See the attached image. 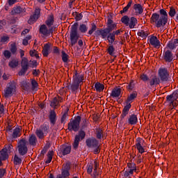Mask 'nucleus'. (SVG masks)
Instances as JSON below:
<instances>
[{"label":"nucleus","instance_id":"f257e3e1","mask_svg":"<svg viewBox=\"0 0 178 178\" xmlns=\"http://www.w3.org/2000/svg\"><path fill=\"white\" fill-rule=\"evenodd\" d=\"M81 122V116L78 115L74 120L71 119L67 124V129L69 131H74L78 134L75 135L72 147L74 149H77L80 144V141H83L86 138V131L80 129V122Z\"/></svg>","mask_w":178,"mask_h":178},{"label":"nucleus","instance_id":"f03ea898","mask_svg":"<svg viewBox=\"0 0 178 178\" xmlns=\"http://www.w3.org/2000/svg\"><path fill=\"white\" fill-rule=\"evenodd\" d=\"M159 13L160 15L154 13L150 17V23H155V26L157 29L165 27L166 23H168V12H166V10L161 9Z\"/></svg>","mask_w":178,"mask_h":178},{"label":"nucleus","instance_id":"7ed1b4c3","mask_svg":"<svg viewBox=\"0 0 178 178\" xmlns=\"http://www.w3.org/2000/svg\"><path fill=\"white\" fill-rule=\"evenodd\" d=\"M83 78L84 76H83V74H79V73L76 72L73 76L72 83H69L67 86V88H68V90H71L72 92L74 94H76L77 90L80 88V84L83 83Z\"/></svg>","mask_w":178,"mask_h":178},{"label":"nucleus","instance_id":"20e7f679","mask_svg":"<svg viewBox=\"0 0 178 178\" xmlns=\"http://www.w3.org/2000/svg\"><path fill=\"white\" fill-rule=\"evenodd\" d=\"M137 92L131 93L125 101V106L122 110V113L120 115L121 122H123V119L124 117L129 115V112H130V109H131V102L137 98Z\"/></svg>","mask_w":178,"mask_h":178},{"label":"nucleus","instance_id":"39448f33","mask_svg":"<svg viewBox=\"0 0 178 178\" xmlns=\"http://www.w3.org/2000/svg\"><path fill=\"white\" fill-rule=\"evenodd\" d=\"M140 79L146 83L148 88H152V87H156V86L161 83V80L156 76H152L149 78L146 74L140 75Z\"/></svg>","mask_w":178,"mask_h":178},{"label":"nucleus","instance_id":"423d86ee","mask_svg":"<svg viewBox=\"0 0 178 178\" xmlns=\"http://www.w3.org/2000/svg\"><path fill=\"white\" fill-rule=\"evenodd\" d=\"M79 22H75L71 26L70 34V44L71 47H74L79 41V35L78 32Z\"/></svg>","mask_w":178,"mask_h":178},{"label":"nucleus","instance_id":"0eeeda50","mask_svg":"<svg viewBox=\"0 0 178 178\" xmlns=\"http://www.w3.org/2000/svg\"><path fill=\"white\" fill-rule=\"evenodd\" d=\"M20 56L22 58L21 61V70L18 72L19 76H26V73H27V70H29L30 67V65L29 64V59L26 57H23L24 56V50H19Z\"/></svg>","mask_w":178,"mask_h":178},{"label":"nucleus","instance_id":"6e6552de","mask_svg":"<svg viewBox=\"0 0 178 178\" xmlns=\"http://www.w3.org/2000/svg\"><path fill=\"white\" fill-rule=\"evenodd\" d=\"M49 124L44 122L43 124L40 125L39 129L35 131V134L39 140H43L44 137H47V134H49Z\"/></svg>","mask_w":178,"mask_h":178},{"label":"nucleus","instance_id":"1a4fd4ad","mask_svg":"<svg viewBox=\"0 0 178 178\" xmlns=\"http://www.w3.org/2000/svg\"><path fill=\"white\" fill-rule=\"evenodd\" d=\"M95 31V35L96 37H98L101 35L102 38L103 40H105L106 38V32L105 31V29H100L97 30V25L95 23L91 24V29L90 30L88 31V37H90L94 33Z\"/></svg>","mask_w":178,"mask_h":178},{"label":"nucleus","instance_id":"9d476101","mask_svg":"<svg viewBox=\"0 0 178 178\" xmlns=\"http://www.w3.org/2000/svg\"><path fill=\"white\" fill-rule=\"evenodd\" d=\"M159 79L162 83H166L169 81V71L168 68L161 67L158 70Z\"/></svg>","mask_w":178,"mask_h":178},{"label":"nucleus","instance_id":"9b49d317","mask_svg":"<svg viewBox=\"0 0 178 178\" xmlns=\"http://www.w3.org/2000/svg\"><path fill=\"white\" fill-rule=\"evenodd\" d=\"M29 152V148L27 147V141L26 139L22 138L19 140L18 143V152L19 155L24 156Z\"/></svg>","mask_w":178,"mask_h":178},{"label":"nucleus","instance_id":"f8f14e48","mask_svg":"<svg viewBox=\"0 0 178 178\" xmlns=\"http://www.w3.org/2000/svg\"><path fill=\"white\" fill-rule=\"evenodd\" d=\"M16 92V83L15 82H10L8 84L6 89L4 90V97L8 98V97H12L13 94Z\"/></svg>","mask_w":178,"mask_h":178},{"label":"nucleus","instance_id":"ddd939ff","mask_svg":"<svg viewBox=\"0 0 178 178\" xmlns=\"http://www.w3.org/2000/svg\"><path fill=\"white\" fill-rule=\"evenodd\" d=\"M40 15L41 8L38 7L35 8L33 15H31V17L28 20L29 24H33L35 23V22H37V20H38V19L40 18Z\"/></svg>","mask_w":178,"mask_h":178},{"label":"nucleus","instance_id":"4468645a","mask_svg":"<svg viewBox=\"0 0 178 178\" xmlns=\"http://www.w3.org/2000/svg\"><path fill=\"white\" fill-rule=\"evenodd\" d=\"M86 144L88 148H97L99 142L97 138L92 137L86 140Z\"/></svg>","mask_w":178,"mask_h":178},{"label":"nucleus","instance_id":"2eb2a0df","mask_svg":"<svg viewBox=\"0 0 178 178\" xmlns=\"http://www.w3.org/2000/svg\"><path fill=\"white\" fill-rule=\"evenodd\" d=\"M163 58L165 60V62L170 63V62H173V53L170 50H166L163 51Z\"/></svg>","mask_w":178,"mask_h":178},{"label":"nucleus","instance_id":"dca6fc26","mask_svg":"<svg viewBox=\"0 0 178 178\" xmlns=\"http://www.w3.org/2000/svg\"><path fill=\"white\" fill-rule=\"evenodd\" d=\"M72 152V146L68 145H62L60 147V154L65 156V155H69Z\"/></svg>","mask_w":178,"mask_h":178},{"label":"nucleus","instance_id":"f3484780","mask_svg":"<svg viewBox=\"0 0 178 178\" xmlns=\"http://www.w3.org/2000/svg\"><path fill=\"white\" fill-rule=\"evenodd\" d=\"M178 47V39H174L170 40L167 44H166V48H168V49L173 51L174 49H176Z\"/></svg>","mask_w":178,"mask_h":178},{"label":"nucleus","instance_id":"a211bd4d","mask_svg":"<svg viewBox=\"0 0 178 178\" xmlns=\"http://www.w3.org/2000/svg\"><path fill=\"white\" fill-rule=\"evenodd\" d=\"M69 170H70V167L67 165L62 170L61 175L59 174L57 175V178H67V177H69L70 176V172H69Z\"/></svg>","mask_w":178,"mask_h":178},{"label":"nucleus","instance_id":"6ab92c4d","mask_svg":"<svg viewBox=\"0 0 178 178\" xmlns=\"http://www.w3.org/2000/svg\"><path fill=\"white\" fill-rule=\"evenodd\" d=\"M138 122V118H137V115L131 114V115H129L127 120L128 124H130L131 126H134Z\"/></svg>","mask_w":178,"mask_h":178},{"label":"nucleus","instance_id":"aec40b11","mask_svg":"<svg viewBox=\"0 0 178 178\" xmlns=\"http://www.w3.org/2000/svg\"><path fill=\"white\" fill-rule=\"evenodd\" d=\"M120 94H122V89L120 88L115 87L112 90L110 97H112V98H119L120 97Z\"/></svg>","mask_w":178,"mask_h":178},{"label":"nucleus","instance_id":"412c9836","mask_svg":"<svg viewBox=\"0 0 178 178\" xmlns=\"http://www.w3.org/2000/svg\"><path fill=\"white\" fill-rule=\"evenodd\" d=\"M149 41L154 48H157V47H160L161 45V42L159 40H158V38L156 36H152L149 39Z\"/></svg>","mask_w":178,"mask_h":178},{"label":"nucleus","instance_id":"4be33fe9","mask_svg":"<svg viewBox=\"0 0 178 178\" xmlns=\"http://www.w3.org/2000/svg\"><path fill=\"white\" fill-rule=\"evenodd\" d=\"M116 29H118V24L114 23L110 25H106V28L104 29V31H106V34L108 35L109 33H112L114 30H116Z\"/></svg>","mask_w":178,"mask_h":178},{"label":"nucleus","instance_id":"5701e85b","mask_svg":"<svg viewBox=\"0 0 178 178\" xmlns=\"http://www.w3.org/2000/svg\"><path fill=\"white\" fill-rule=\"evenodd\" d=\"M23 12H26V8H23L20 6H16L13 8L11 13L12 15H19L23 13Z\"/></svg>","mask_w":178,"mask_h":178},{"label":"nucleus","instance_id":"b1692460","mask_svg":"<svg viewBox=\"0 0 178 178\" xmlns=\"http://www.w3.org/2000/svg\"><path fill=\"white\" fill-rule=\"evenodd\" d=\"M49 119L50 120V123L54 126L56 123V113L55 112V110L50 111Z\"/></svg>","mask_w":178,"mask_h":178},{"label":"nucleus","instance_id":"393cba45","mask_svg":"<svg viewBox=\"0 0 178 178\" xmlns=\"http://www.w3.org/2000/svg\"><path fill=\"white\" fill-rule=\"evenodd\" d=\"M0 153H1V156H0L1 161H6V159H8L9 154H8V148L7 147H3L0 151Z\"/></svg>","mask_w":178,"mask_h":178},{"label":"nucleus","instance_id":"a878e982","mask_svg":"<svg viewBox=\"0 0 178 178\" xmlns=\"http://www.w3.org/2000/svg\"><path fill=\"white\" fill-rule=\"evenodd\" d=\"M138 24V20H137V18L134 17H131L129 18V22L127 25L129 29H136V26Z\"/></svg>","mask_w":178,"mask_h":178},{"label":"nucleus","instance_id":"bb28decb","mask_svg":"<svg viewBox=\"0 0 178 178\" xmlns=\"http://www.w3.org/2000/svg\"><path fill=\"white\" fill-rule=\"evenodd\" d=\"M106 51L108 55H110V56H113L114 58H117L118 56H116V49H115V47H113V44H110L107 48Z\"/></svg>","mask_w":178,"mask_h":178},{"label":"nucleus","instance_id":"cd10ccee","mask_svg":"<svg viewBox=\"0 0 178 178\" xmlns=\"http://www.w3.org/2000/svg\"><path fill=\"white\" fill-rule=\"evenodd\" d=\"M51 51V44L50 43H46L44 45L43 50L42 51V54L46 58L49 55V51Z\"/></svg>","mask_w":178,"mask_h":178},{"label":"nucleus","instance_id":"c85d7f7f","mask_svg":"<svg viewBox=\"0 0 178 178\" xmlns=\"http://www.w3.org/2000/svg\"><path fill=\"white\" fill-rule=\"evenodd\" d=\"M54 22H55V17H54V15L51 14L48 16L47 19L45 22V24L49 28L54 26Z\"/></svg>","mask_w":178,"mask_h":178},{"label":"nucleus","instance_id":"c756f323","mask_svg":"<svg viewBox=\"0 0 178 178\" xmlns=\"http://www.w3.org/2000/svg\"><path fill=\"white\" fill-rule=\"evenodd\" d=\"M29 145L32 147H35L37 145V137L35 135L32 134L29 138Z\"/></svg>","mask_w":178,"mask_h":178},{"label":"nucleus","instance_id":"7c9ffc66","mask_svg":"<svg viewBox=\"0 0 178 178\" xmlns=\"http://www.w3.org/2000/svg\"><path fill=\"white\" fill-rule=\"evenodd\" d=\"M95 134L96 138H97V140H101L102 138H104V131H102L101 128L95 129Z\"/></svg>","mask_w":178,"mask_h":178},{"label":"nucleus","instance_id":"2f4dec72","mask_svg":"<svg viewBox=\"0 0 178 178\" xmlns=\"http://www.w3.org/2000/svg\"><path fill=\"white\" fill-rule=\"evenodd\" d=\"M40 33L46 37H49L48 28L47 27V25L42 24L40 26Z\"/></svg>","mask_w":178,"mask_h":178},{"label":"nucleus","instance_id":"473e14b6","mask_svg":"<svg viewBox=\"0 0 178 178\" xmlns=\"http://www.w3.org/2000/svg\"><path fill=\"white\" fill-rule=\"evenodd\" d=\"M69 109H67L64 113L63 114L61 118H60V123H63L64 124H66V121L67 120V119H69Z\"/></svg>","mask_w":178,"mask_h":178},{"label":"nucleus","instance_id":"72a5a7b5","mask_svg":"<svg viewBox=\"0 0 178 178\" xmlns=\"http://www.w3.org/2000/svg\"><path fill=\"white\" fill-rule=\"evenodd\" d=\"M134 9L136 12H138V15H141L143 12H144V9H143V6L140 3H136L134 5Z\"/></svg>","mask_w":178,"mask_h":178},{"label":"nucleus","instance_id":"f704fd0d","mask_svg":"<svg viewBox=\"0 0 178 178\" xmlns=\"http://www.w3.org/2000/svg\"><path fill=\"white\" fill-rule=\"evenodd\" d=\"M95 88L98 92H102V91H104V88H105V86L99 82H97L95 84Z\"/></svg>","mask_w":178,"mask_h":178},{"label":"nucleus","instance_id":"c9c22d12","mask_svg":"<svg viewBox=\"0 0 178 178\" xmlns=\"http://www.w3.org/2000/svg\"><path fill=\"white\" fill-rule=\"evenodd\" d=\"M79 31H80V33L84 34L88 31V26H87V24H81L79 26Z\"/></svg>","mask_w":178,"mask_h":178},{"label":"nucleus","instance_id":"e433bc0d","mask_svg":"<svg viewBox=\"0 0 178 178\" xmlns=\"http://www.w3.org/2000/svg\"><path fill=\"white\" fill-rule=\"evenodd\" d=\"M21 87L24 91H29L30 90V83H27L26 81H22L21 82Z\"/></svg>","mask_w":178,"mask_h":178},{"label":"nucleus","instance_id":"4c0bfd02","mask_svg":"<svg viewBox=\"0 0 178 178\" xmlns=\"http://www.w3.org/2000/svg\"><path fill=\"white\" fill-rule=\"evenodd\" d=\"M20 128L16 127L13 132L12 137L13 138H17V137H20Z\"/></svg>","mask_w":178,"mask_h":178},{"label":"nucleus","instance_id":"58836bf2","mask_svg":"<svg viewBox=\"0 0 178 178\" xmlns=\"http://www.w3.org/2000/svg\"><path fill=\"white\" fill-rule=\"evenodd\" d=\"M8 66L11 67L12 69H15V67H17L19 66V61L17 60H12L9 62Z\"/></svg>","mask_w":178,"mask_h":178},{"label":"nucleus","instance_id":"ea45409f","mask_svg":"<svg viewBox=\"0 0 178 178\" xmlns=\"http://www.w3.org/2000/svg\"><path fill=\"white\" fill-rule=\"evenodd\" d=\"M14 165H22V159L17 154H15L13 158Z\"/></svg>","mask_w":178,"mask_h":178},{"label":"nucleus","instance_id":"a19ab883","mask_svg":"<svg viewBox=\"0 0 178 178\" xmlns=\"http://www.w3.org/2000/svg\"><path fill=\"white\" fill-rule=\"evenodd\" d=\"M127 166L129 169V170H132V172H137V166H136V164L134 163H128Z\"/></svg>","mask_w":178,"mask_h":178},{"label":"nucleus","instance_id":"79ce46f5","mask_svg":"<svg viewBox=\"0 0 178 178\" xmlns=\"http://www.w3.org/2000/svg\"><path fill=\"white\" fill-rule=\"evenodd\" d=\"M61 54H62L61 58H62L63 62H64V63H67V60H69V55H67V54H66L65 51H62Z\"/></svg>","mask_w":178,"mask_h":178},{"label":"nucleus","instance_id":"37998d69","mask_svg":"<svg viewBox=\"0 0 178 178\" xmlns=\"http://www.w3.org/2000/svg\"><path fill=\"white\" fill-rule=\"evenodd\" d=\"M121 22L123 24H125V26H128L129 22H130V17L127 15H124L121 18Z\"/></svg>","mask_w":178,"mask_h":178},{"label":"nucleus","instance_id":"c03bdc74","mask_svg":"<svg viewBox=\"0 0 178 178\" xmlns=\"http://www.w3.org/2000/svg\"><path fill=\"white\" fill-rule=\"evenodd\" d=\"M177 13V11H176V9H175V8L170 7V11L168 12V15L169 16H170V17H175Z\"/></svg>","mask_w":178,"mask_h":178},{"label":"nucleus","instance_id":"a18cd8bd","mask_svg":"<svg viewBox=\"0 0 178 178\" xmlns=\"http://www.w3.org/2000/svg\"><path fill=\"white\" fill-rule=\"evenodd\" d=\"M166 101L168 102L170 105H173V102L176 101L173 96L171 95H168L166 96Z\"/></svg>","mask_w":178,"mask_h":178},{"label":"nucleus","instance_id":"49530a36","mask_svg":"<svg viewBox=\"0 0 178 178\" xmlns=\"http://www.w3.org/2000/svg\"><path fill=\"white\" fill-rule=\"evenodd\" d=\"M134 173V172L133 170H127L125 172H124L123 176L124 178H130L131 176H133Z\"/></svg>","mask_w":178,"mask_h":178},{"label":"nucleus","instance_id":"de8ad7c7","mask_svg":"<svg viewBox=\"0 0 178 178\" xmlns=\"http://www.w3.org/2000/svg\"><path fill=\"white\" fill-rule=\"evenodd\" d=\"M138 35L139 37H141V38H143V40H145V38H147V37H148V33H147L145 31H140L138 33Z\"/></svg>","mask_w":178,"mask_h":178},{"label":"nucleus","instance_id":"09e8293b","mask_svg":"<svg viewBox=\"0 0 178 178\" xmlns=\"http://www.w3.org/2000/svg\"><path fill=\"white\" fill-rule=\"evenodd\" d=\"M136 147L138 145H144V143H145V140L141 138H137L136 140Z\"/></svg>","mask_w":178,"mask_h":178},{"label":"nucleus","instance_id":"8fccbe9b","mask_svg":"<svg viewBox=\"0 0 178 178\" xmlns=\"http://www.w3.org/2000/svg\"><path fill=\"white\" fill-rule=\"evenodd\" d=\"M134 86H136L134 84V81L131 80L127 86V90H129V91H133V89L134 88Z\"/></svg>","mask_w":178,"mask_h":178},{"label":"nucleus","instance_id":"3c124183","mask_svg":"<svg viewBox=\"0 0 178 178\" xmlns=\"http://www.w3.org/2000/svg\"><path fill=\"white\" fill-rule=\"evenodd\" d=\"M143 145H140L136 146V148L138 149L140 154H144V152H145V149H144Z\"/></svg>","mask_w":178,"mask_h":178},{"label":"nucleus","instance_id":"603ef678","mask_svg":"<svg viewBox=\"0 0 178 178\" xmlns=\"http://www.w3.org/2000/svg\"><path fill=\"white\" fill-rule=\"evenodd\" d=\"M112 38H116V36L113 33V32H109V33L107 34L106 38L104 40L105 41H106V40Z\"/></svg>","mask_w":178,"mask_h":178},{"label":"nucleus","instance_id":"864d4df0","mask_svg":"<svg viewBox=\"0 0 178 178\" xmlns=\"http://www.w3.org/2000/svg\"><path fill=\"white\" fill-rule=\"evenodd\" d=\"M0 42L5 44V42H9V37L8 36H3L1 38Z\"/></svg>","mask_w":178,"mask_h":178},{"label":"nucleus","instance_id":"5fc2aeb1","mask_svg":"<svg viewBox=\"0 0 178 178\" xmlns=\"http://www.w3.org/2000/svg\"><path fill=\"white\" fill-rule=\"evenodd\" d=\"M31 85H32V90H35L37 87H38V83L35 80H32L31 81Z\"/></svg>","mask_w":178,"mask_h":178},{"label":"nucleus","instance_id":"6e6d98bb","mask_svg":"<svg viewBox=\"0 0 178 178\" xmlns=\"http://www.w3.org/2000/svg\"><path fill=\"white\" fill-rule=\"evenodd\" d=\"M5 148H7V152H12L13 151V145L12 144L6 145Z\"/></svg>","mask_w":178,"mask_h":178},{"label":"nucleus","instance_id":"4d7b16f0","mask_svg":"<svg viewBox=\"0 0 178 178\" xmlns=\"http://www.w3.org/2000/svg\"><path fill=\"white\" fill-rule=\"evenodd\" d=\"M171 95H172V97L174 98V99L175 101L177 100V98H178V89H177L176 90H175L172 94Z\"/></svg>","mask_w":178,"mask_h":178},{"label":"nucleus","instance_id":"13d9d810","mask_svg":"<svg viewBox=\"0 0 178 178\" xmlns=\"http://www.w3.org/2000/svg\"><path fill=\"white\" fill-rule=\"evenodd\" d=\"M17 51V47H16V44H12L10 47V52L13 54H16Z\"/></svg>","mask_w":178,"mask_h":178},{"label":"nucleus","instance_id":"bf43d9fd","mask_svg":"<svg viewBox=\"0 0 178 178\" xmlns=\"http://www.w3.org/2000/svg\"><path fill=\"white\" fill-rule=\"evenodd\" d=\"M3 56H4L5 58H6L7 59H9V58H10V56H11L10 51H9L8 50L4 51V52H3Z\"/></svg>","mask_w":178,"mask_h":178},{"label":"nucleus","instance_id":"052dcab7","mask_svg":"<svg viewBox=\"0 0 178 178\" xmlns=\"http://www.w3.org/2000/svg\"><path fill=\"white\" fill-rule=\"evenodd\" d=\"M92 169H94L92 164H90L88 166L87 172H88V175H91V173H92Z\"/></svg>","mask_w":178,"mask_h":178},{"label":"nucleus","instance_id":"680f3d73","mask_svg":"<svg viewBox=\"0 0 178 178\" xmlns=\"http://www.w3.org/2000/svg\"><path fill=\"white\" fill-rule=\"evenodd\" d=\"M3 26H6V20H0V30H2V29H3Z\"/></svg>","mask_w":178,"mask_h":178},{"label":"nucleus","instance_id":"e2e57ef3","mask_svg":"<svg viewBox=\"0 0 178 178\" xmlns=\"http://www.w3.org/2000/svg\"><path fill=\"white\" fill-rule=\"evenodd\" d=\"M75 19L76 22H80V20L83 19V14L78 13V15H76V16L75 17Z\"/></svg>","mask_w":178,"mask_h":178},{"label":"nucleus","instance_id":"0e129e2a","mask_svg":"<svg viewBox=\"0 0 178 178\" xmlns=\"http://www.w3.org/2000/svg\"><path fill=\"white\" fill-rule=\"evenodd\" d=\"M16 2H17V0H8V3L9 6H12L13 5H15V3H16Z\"/></svg>","mask_w":178,"mask_h":178},{"label":"nucleus","instance_id":"69168bd1","mask_svg":"<svg viewBox=\"0 0 178 178\" xmlns=\"http://www.w3.org/2000/svg\"><path fill=\"white\" fill-rule=\"evenodd\" d=\"M95 148L94 149V154H99L101 152V149H99V145H97V147H93Z\"/></svg>","mask_w":178,"mask_h":178},{"label":"nucleus","instance_id":"338daca9","mask_svg":"<svg viewBox=\"0 0 178 178\" xmlns=\"http://www.w3.org/2000/svg\"><path fill=\"white\" fill-rule=\"evenodd\" d=\"M90 126V123L82 124L81 130H86Z\"/></svg>","mask_w":178,"mask_h":178},{"label":"nucleus","instance_id":"774afa93","mask_svg":"<svg viewBox=\"0 0 178 178\" xmlns=\"http://www.w3.org/2000/svg\"><path fill=\"white\" fill-rule=\"evenodd\" d=\"M60 52V51L59 50V48H58V47H54V49H53V53L54 54H59Z\"/></svg>","mask_w":178,"mask_h":178}]
</instances>
